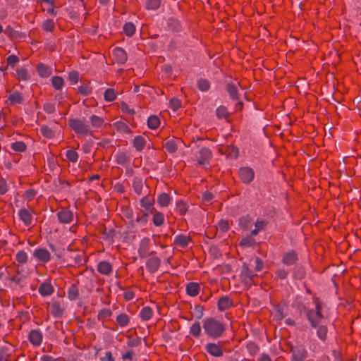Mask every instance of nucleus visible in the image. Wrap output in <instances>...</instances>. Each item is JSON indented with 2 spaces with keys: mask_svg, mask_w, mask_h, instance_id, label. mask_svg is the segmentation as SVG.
<instances>
[{
  "mask_svg": "<svg viewBox=\"0 0 361 361\" xmlns=\"http://www.w3.org/2000/svg\"><path fill=\"white\" fill-rule=\"evenodd\" d=\"M202 326L206 335L212 339L220 338L225 331L224 324L212 317L204 319Z\"/></svg>",
  "mask_w": 361,
  "mask_h": 361,
  "instance_id": "1",
  "label": "nucleus"
},
{
  "mask_svg": "<svg viewBox=\"0 0 361 361\" xmlns=\"http://www.w3.org/2000/svg\"><path fill=\"white\" fill-rule=\"evenodd\" d=\"M306 317L312 328H316L319 324L324 323L325 317L322 313L321 302H316L314 308L308 309Z\"/></svg>",
  "mask_w": 361,
  "mask_h": 361,
  "instance_id": "2",
  "label": "nucleus"
},
{
  "mask_svg": "<svg viewBox=\"0 0 361 361\" xmlns=\"http://www.w3.org/2000/svg\"><path fill=\"white\" fill-rule=\"evenodd\" d=\"M68 125L76 133L82 135H91L90 126L79 118H72L68 121Z\"/></svg>",
  "mask_w": 361,
  "mask_h": 361,
  "instance_id": "3",
  "label": "nucleus"
},
{
  "mask_svg": "<svg viewBox=\"0 0 361 361\" xmlns=\"http://www.w3.org/2000/svg\"><path fill=\"white\" fill-rule=\"evenodd\" d=\"M290 352L293 361H305L308 356L307 350L302 345L291 347Z\"/></svg>",
  "mask_w": 361,
  "mask_h": 361,
  "instance_id": "4",
  "label": "nucleus"
},
{
  "mask_svg": "<svg viewBox=\"0 0 361 361\" xmlns=\"http://www.w3.org/2000/svg\"><path fill=\"white\" fill-rule=\"evenodd\" d=\"M238 174L240 180L245 184L250 183L255 177V172L250 167H241Z\"/></svg>",
  "mask_w": 361,
  "mask_h": 361,
  "instance_id": "5",
  "label": "nucleus"
},
{
  "mask_svg": "<svg viewBox=\"0 0 361 361\" xmlns=\"http://www.w3.org/2000/svg\"><path fill=\"white\" fill-rule=\"evenodd\" d=\"M212 157L211 151L206 147H202L199 150L197 156V162L199 164L206 166Z\"/></svg>",
  "mask_w": 361,
  "mask_h": 361,
  "instance_id": "6",
  "label": "nucleus"
},
{
  "mask_svg": "<svg viewBox=\"0 0 361 361\" xmlns=\"http://www.w3.org/2000/svg\"><path fill=\"white\" fill-rule=\"evenodd\" d=\"M33 256L42 262H48L51 259L50 252L45 248H37L33 252Z\"/></svg>",
  "mask_w": 361,
  "mask_h": 361,
  "instance_id": "7",
  "label": "nucleus"
},
{
  "mask_svg": "<svg viewBox=\"0 0 361 361\" xmlns=\"http://www.w3.org/2000/svg\"><path fill=\"white\" fill-rule=\"evenodd\" d=\"M43 336L39 330H31L28 334L30 342L35 346H39L42 341Z\"/></svg>",
  "mask_w": 361,
  "mask_h": 361,
  "instance_id": "8",
  "label": "nucleus"
},
{
  "mask_svg": "<svg viewBox=\"0 0 361 361\" xmlns=\"http://www.w3.org/2000/svg\"><path fill=\"white\" fill-rule=\"evenodd\" d=\"M238 82H231L228 83L226 90L230 97L233 100L239 99L238 87H240Z\"/></svg>",
  "mask_w": 361,
  "mask_h": 361,
  "instance_id": "9",
  "label": "nucleus"
},
{
  "mask_svg": "<svg viewBox=\"0 0 361 361\" xmlns=\"http://www.w3.org/2000/svg\"><path fill=\"white\" fill-rule=\"evenodd\" d=\"M58 219L61 224H70L73 218V214L70 210L63 209L57 213Z\"/></svg>",
  "mask_w": 361,
  "mask_h": 361,
  "instance_id": "10",
  "label": "nucleus"
},
{
  "mask_svg": "<svg viewBox=\"0 0 361 361\" xmlns=\"http://www.w3.org/2000/svg\"><path fill=\"white\" fill-rule=\"evenodd\" d=\"M113 56L116 62L119 64H123L128 59L126 51L121 47H116L113 51Z\"/></svg>",
  "mask_w": 361,
  "mask_h": 361,
  "instance_id": "11",
  "label": "nucleus"
},
{
  "mask_svg": "<svg viewBox=\"0 0 361 361\" xmlns=\"http://www.w3.org/2000/svg\"><path fill=\"white\" fill-rule=\"evenodd\" d=\"M161 265V260L157 257L149 258L146 262V267L151 273L156 272Z\"/></svg>",
  "mask_w": 361,
  "mask_h": 361,
  "instance_id": "12",
  "label": "nucleus"
},
{
  "mask_svg": "<svg viewBox=\"0 0 361 361\" xmlns=\"http://www.w3.org/2000/svg\"><path fill=\"white\" fill-rule=\"evenodd\" d=\"M255 276V274H254L253 271L249 269L247 265L244 264L240 272V277L242 279V281L244 283H250Z\"/></svg>",
  "mask_w": 361,
  "mask_h": 361,
  "instance_id": "13",
  "label": "nucleus"
},
{
  "mask_svg": "<svg viewBox=\"0 0 361 361\" xmlns=\"http://www.w3.org/2000/svg\"><path fill=\"white\" fill-rule=\"evenodd\" d=\"M298 259L297 253L293 250H290L284 254L282 262L284 264L290 266L293 264Z\"/></svg>",
  "mask_w": 361,
  "mask_h": 361,
  "instance_id": "14",
  "label": "nucleus"
},
{
  "mask_svg": "<svg viewBox=\"0 0 361 361\" xmlns=\"http://www.w3.org/2000/svg\"><path fill=\"white\" fill-rule=\"evenodd\" d=\"M205 349L211 355L214 357H220L223 355V351L221 348L214 343L207 344Z\"/></svg>",
  "mask_w": 361,
  "mask_h": 361,
  "instance_id": "15",
  "label": "nucleus"
},
{
  "mask_svg": "<svg viewBox=\"0 0 361 361\" xmlns=\"http://www.w3.org/2000/svg\"><path fill=\"white\" fill-rule=\"evenodd\" d=\"M50 312L54 317L61 318L63 314L64 309L59 302H54L51 305Z\"/></svg>",
  "mask_w": 361,
  "mask_h": 361,
  "instance_id": "16",
  "label": "nucleus"
},
{
  "mask_svg": "<svg viewBox=\"0 0 361 361\" xmlns=\"http://www.w3.org/2000/svg\"><path fill=\"white\" fill-rule=\"evenodd\" d=\"M97 270L102 274L108 275L112 271V267L109 262L102 261L98 264Z\"/></svg>",
  "mask_w": 361,
  "mask_h": 361,
  "instance_id": "17",
  "label": "nucleus"
},
{
  "mask_svg": "<svg viewBox=\"0 0 361 361\" xmlns=\"http://www.w3.org/2000/svg\"><path fill=\"white\" fill-rule=\"evenodd\" d=\"M317 336L322 341H325L327 338L328 329L324 323L319 324L316 328Z\"/></svg>",
  "mask_w": 361,
  "mask_h": 361,
  "instance_id": "18",
  "label": "nucleus"
},
{
  "mask_svg": "<svg viewBox=\"0 0 361 361\" xmlns=\"http://www.w3.org/2000/svg\"><path fill=\"white\" fill-rule=\"evenodd\" d=\"M38 291L42 296L46 297L52 294L54 288L50 283H43L39 286Z\"/></svg>",
  "mask_w": 361,
  "mask_h": 361,
  "instance_id": "19",
  "label": "nucleus"
},
{
  "mask_svg": "<svg viewBox=\"0 0 361 361\" xmlns=\"http://www.w3.org/2000/svg\"><path fill=\"white\" fill-rule=\"evenodd\" d=\"M232 305V300L228 296H222L218 300V308L221 311L228 309Z\"/></svg>",
  "mask_w": 361,
  "mask_h": 361,
  "instance_id": "20",
  "label": "nucleus"
},
{
  "mask_svg": "<svg viewBox=\"0 0 361 361\" xmlns=\"http://www.w3.org/2000/svg\"><path fill=\"white\" fill-rule=\"evenodd\" d=\"M292 307L296 309L300 314L307 312L308 310L301 298L297 297L292 302Z\"/></svg>",
  "mask_w": 361,
  "mask_h": 361,
  "instance_id": "21",
  "label": "nucleus"
},
{
  "mask_svg": "<svg viewBox=\"0 0 361 361\" xmlns=\"http://www.w3.org/2000/svg\"><path fill=\"white\" fill-rule=\"evenodd\" d=\"M18 215L20 217V219L26 225L29 226L32 223V215L30 213V212L25 209H21L19 212Z\"/></svg>",
  "mask_w": 361,
  "mask_h": 361,
  "instance_id": "22",
  "label": "nucleus"
},
{
  "mask_svg": "<svg viewBox=\"0 0 361 361\" xmlns=\"http://www.w3.org/2000/svg\"><path fill=\"white\" fill-rule=\"evenodd\" d=\"M140 205L144 208L143 213H147L149 214L154 209L152 201L149 200L147 196L140 200Z\"/></svg>",
  "mask_w": 361,
  "mask_h": 361,
  "instance_id": "23",
  "label": "nucleus"
},
{
  "mask_svg": "<svg viewBox=\"0 0 361 361\" xmlns=\"http://www.w3.org/2000/svg\"><path fill=\"white\" fill-rule=\"evenodd\" d=\"M200 288L199 283L190 282L186 285V292L190 296L194 297L199 293Z\"/></svg>",
  "mask_w": 361,
  "mask_h": 361,
  "instance_id": "24",
  "label": "nucleus"
},
{
  "mask_svg": "<svg viewBox=\"0 0 361 361\" xmlns=\"http://www.w3.org/2000/svg\"><path fill=\"white\" fill-rule=\"evenodd\" d=\"M79 295V290L78 287L75 284H72L69 286L67 291V297L68 298L73 301L75 300Z\"/></svg>",
  "mask_w": 361,
  "mask_h": 361,
  "instance_id": "25",
  "label": "nucleus"
},
{
  "mask_svg": "<svg viewBox=\"0 0 361 361\" xmlns=\"http://www.w3.org/2000/svg\"><path fill=\"white\" fill-rule=\"evenodd\" d=\"M16 276H10L8 279L18 285H20L23 280L25 279V275L23 273V269L17 268Z\"/></svg>",
  "mask_w": 361,
  "mask_h": 361,
  "instance_id": "26",
  "label": "nucleus"
},
{
  "mask_svg": "<svg viewBox=\"0 0 361 361\" xmlns=\"http://www.w3.org/2000/svg\"><path fill=\"white\" fill-rule=\"evenodd\" d=\"M189 241L190 238L184 235H178L174 238V243L182 247H186Z\"/></svg>",
  "mask_w": 361,
  "mask_h": 361,
  "instance_id": "27",
  "label": "nucleus"
},
{
  "mask_svg": "<svg viewBox=\"0 0 361 361\" xmlns=\"http://www.w3.org/2000/svg\"><path fill=\"white\" fill-rule=\"evenodd\" d=\"M145 144L146 140L142 136H136L133 140V146L138 151L142 150L145 146Z\"/></svg>",
  "mask_w": 361,
  "mask_h": 361,
  "instance_id": "28",
  "label": "nucleus"
},
{
  "mask_svg": "<svg viewBox=\"0 0 361 361\" xmlns=\"http://www.w3.org/2000/svg\"><path fill=\"white\" fill-rule=\"evenodd\" d=\"M160 125V120L155 115L150 116L147 119V126L150 129H156Z\"/></svg>",
  "mask_w": 361,
  "mask_h": 361,
  "instance_id": "29",
  "label": "nucleus"
},
{
  "mask_svg": "<svg viewBox=\"0 0 361 361\" xmlns=\"http://www.w3.org/2000/svg\"><path fill=\"white\" fill-rule=\"evenodd\" d=\"M123 30L128 37H131L135 32V26L131 22L126 23L123 25Z\"/></svg>",
  "mask_w": 361,
  "mask_h": 361,
  "instance_id": "30",
  "label": "nucleus"
},
{
  "mask_svg": "<svg viewBox=\"0 0 361 361\" xmlns=\"http://www.w3.org/2000/svg\"><path fill=\"white\" fill-rule=\"evenodd\" d=\"M171 200L170 196L165 192L160 194L157 198V202L161 207H166Z\"/></svg>",
  "mask_w": 361,
  "mask_h": 361,
  "instance_id": "31",
  "label": "nucleus"
},
{
  "mask_svg": "<svg viewBox=\"0 0 361 361\" xmlns=\"http://www.w3.org/2000/svg\"><path fill=\"white\" fill-rule=\"evenodd\" d=\"M37 72L41 77H47L51 73V70L48 66L39 63L37 66Z\"/></svg>",
  "mask_w": 361,
  "mask_h": 361,
  "instance_id": "32",
  "label": "nucleus"
},
{
  "mask_svg": "<svg viewBox=\"0 0 361 361\" xmlns=\"http://www.w3.org/2000/svg\"><path fill=\"white\" fill-rule=\"evenodd\" d=\"M142 320L147 321L152 317V310L149 307H144L140 312Z\"/></svg>",
  "mask_w": 361,
  "mask_h": 361,
  "instance_id": "33",
  "label": "nucleus"
},
{
  "mask_svg": "<svg viewBox=\"0 0 361 361\" xmlns=\"http://www.w3.org/2000/svg\"><path fill=\"white\" fill-rule=\"evenodd\" d=\"M256 244V240L252 236H245L240 242V245L243 247H252Z\"/></svg>",
  "mask_w": 361,
  "mask_h": 361,
  "instance_id": "34",
  "label": "nucleus"
},
{
  "mask_svg": "<svg viewBox=\"0 0 361 361\" xmlns=\"http://www.w3.org/2000/svg\"><path fill=\"white\" fill-rule=\"evenodd\" d=\"M104 99L106 102H113L116 99V94L115 90L112 88H108L105 90L104 94Z\"/></svg>",
  "mask_w": 361,
  "mask_h": 361,
  "instance_id": "35",
  "label": "nucleus"
},
{
  "mask_svg": "<svg viewBox=\"0 0 361 361\" xmlns=\"http://www.w3.org/2000/svg\"><path fill=\"white\" fill-rule=\"evenodd\" d=\"M129 317L125 313H121L116 317V321L118 324L122 326H126L129 323Z\"/></svg>",
  "mask_w": 361,
  "mask_h": 361,
  "instance_id": "36",
  "label": "nucleus"
},
{
  "mask_svg": "<svg viewBox=\"0 0 361 361\" xmlns=\"http://www.w3.org/2000/svg\"><path fill=\"white\" fill-rule=\"evenodd\" d=\"M92 126L94 128H100L104 124V120L102 118L92 115L90 118Z\"/></svg>",
  "mask_w": 361,
  "mask_h": 361,
  "instance_id": "37",
  "label": "nucleus"
},
{
  "mask_svg": "<svg viewBox=\"0 0 361 361\" xmlns=\"http://www.w3.org/2000/svg\"><path fill=\"white\" fill-rule=\"evenodd\" d=\"M165 148L170 154H173L177 150V144L174 140H169L165 143Z\"/></svg>",
  "mask_w": 361,
  "mask_h": 361,
  "instance_id": "38",
  "label": "nucleus"
},
{
  "mask_svg": "<svg viewBox=\"0 0 361 361\" xmlns=\"http://www.w3.org/2000/svg\"><path fill=\"white\" fill-rule=\"evenodd\" d=\"M201 333V326L200 322H197L192 324L190 328V334L194 337H199Z\"/></svg>",
  "mask_w": 361,
  "mask_h": 361,
  "instance_id": "39",
  "label": "nucleus"
},
{
  "mask_svg": "<svg viewBox=\"0 0 361 361\" xmlns=\"http://www.w3.org/2000/svg\"><path fill=\"white\" fill-rule=\"evenodd\" d=\"M160 4V0H147L145 4V7L147 10H157L159 8Z\"/></svg>",
  "mask_w": 361,
  "mask_h": 361,
  "instance_id": "40",
  "label": "nucleus"
},
{
  "mask_svg": "<svg viewBox=\"0 0 361 361\" xmlns=\"http://www.w3.org/2000/svg\"><path fill=\"white\" fill-rule=\"evenodd\" d=\"M8 99L12 104H20L22 102V95L19 92H14L10 94Z\"/></svg>",
  "mask_w": 361,
  "mask_h": 361,
  "instance_id": "41",
  "label": "nucleus"
},
{
  "mask_svg": "<svg viewBox=\"0 0 361 361\" xmlns=\"http://www.w3.org/2000/svg\"><path fill=\"white\" fill-rule=\"evenodd\" d=\"M63 79L60 76H54L52 78V85L56 90H60L63 86Z\"/></svg>",
  "mask_w": 361,
  "mask_h": 361,
  "instance_id": "42",
  "label": "nucleus"
},
{
  "mask_svg": "<svg viewBox=\"0 0 361 361\" xmlns=\"http://www.w3.org/2000/svg\"><path fill=\"white\" fill-rule=\"evenodd\" d=\"M66 156L67 159L73 163H75L78 159V154L74 149L67 150Z\"/></svg>",
  "mask_w": 361,
  "mask_h": 361,
  "instance_id": "43",
  "label": "nucleus"
},
{
  "mask_svg": "<svg viewBox=\"0 0 361 361\" xmlns=\"http://www.w3.org/2000/svg\"><path fill=\"white\" fill-rule=\"evenodd\" d=\"M11 148L16 152H22L26 149V145L23 142L19 141L12 143Z\"/></svg>",
  "mask_w": 361,
  "mask_h": 361,
  "instance_id": "44",
  "label": "nucleus"
},
{
  "mask_svg": "<svg viewBox=\"0 0 361 361\" xmlns=\"http://www.w3.org/2000/svg\"><path fill=\"white\" fill-rule=\"evenodd\" d=\"M197 86L200 91L205 92L209 89V83L208 80L200 78L197 81Z\"/></svg>",
  "mask_w": 361,
  "mask_h": 361,
  "instance_id": "45",
  "label": "nucleus"
},
{
  "mask_svg": "<svg viewBox=\"0 0 361 361\" xmlns=\"http://www.w3.org/2000/svg\"><path fill=\"white\" fill-rule=\"evenodd\" d=\"M129 161L128 157L123 152L116 154V161L118 164L125 165Z\"/></svg>",
  "mask_w": 361,
  "mask_h": 361,
  "instance_id": "46",
  "label": "nucleus"
},
{
  "mask_svg": "<svg viewBox=\"0 0 361 361\" xmlns=\"http://www.w3.org/2000/svg\"><path fill=\"white\" fill-rule=\"evenodd\" d=\"M164 215L160 212H157L153 216V223L155 226H159L164 222Z\"/></svg>",
  "mask_w": 361,
  "mask_h": 361,
  "instance_id": "47",
  "label": "nucleus"
},
{
  "mask_svg": "<svg viewBox=\"0 0 361 361\" xmlns=\"http://www.w3.org/2000/svg\"><path fill=\"white\" fill-rule=\"evenodd\" d=\"M176 208L181 215L185 214L188 210L187 204L181 200L176 202Z\"/></svg>",
  "mask_w": 361,
  "mask_h": 361,
  "instance_id": "48",
  "label": "nucleus"
},
{
  "mask_svg": "<svg viewBox=\"0 0 361 361\" xmlns=\"http://www.w3.org/2000/svg\"><path fill=\"white\" fill-rule=\"evenodd\" d=\"M16 257V260L19 263H21V264L25 263L27 260V255L23 250H20V251L18 252Z\"/></svg>",
  "mask_w": 361,
  "mask_h": 361,
  "instance_id": "49",
  "label": "nucleus"
},
{
  "mask_svg": "<svg viewBox=\"0 0 361 361\" xmlns=\"http://www.w3.org/2000/svg\"><path fill=\"white\" fill-rule=\"evenodd\" d=\"M216 116L219 118H226L228 115L226 109L224 106H219L216 110Z\"/></svg>",
  "mask_w": 361,
  "mask_h": 361,
  "instance_id": "50",
  "label": "nucleus"
},
{
  "mask_svg": "<svg viewBox=\"0 0 361 361\" xmlns=\"http://www.w3.org/2000/svg\"><path fill=\"white\" fill-rule=\"evenodd\" d=\"M250 220L247 218L243 217L239 219V226L245 231L250 228Z\"/></svg>",
  "mask_w": 361,
  "mask_h": 361,
  "instance_id": "51",
  "label": "nucleus"
},
{
  "mask_svg": "<svg viewBox=\"0 0 361 361\" xmlns=\"http://www.w3.org/2000/svg\"><path fill=\"white\" fill-rule=\"evenodd\" d=\"M42 134L46 137H51L53 136L54 133L51 128L47 126H42L40 128Z\"/></svg>",
  "mask_w": 361,
  "mask_h": 361,
  "instance_id": "52",
  "label": "nucleus"
},
{
  "mask_svg": "<svg viewBox=\"0 0 361 361\" xmlns=\"http://www.w3.org/2000/svg\"><path fill=\"white\" fill-rule=\"evenodd\" d=\"M285 315L283 313V310L280 307H277L274 314V317L277 321H281L284 318Z\"/></svg>",
  "mask_w": 361,
  "mask_h": 361,
  "instance_id": "53",
  "label": "nucleus"
},
{
  "mask_svg": "<svg viewBox=\"0 0 361 361\" xmlns=\"http://www.w3.org/2000/svg\"><path fill=\"white\" fill-rule=\"evenodd\" d=\"M247 350L251 355H255L258 351V347L254 343H249L247 345Z\"/></svg>",
  "mask_w": 361,
  "mask_h": 361,
  "instance_id": "54",
  "label": "nucleus"
},
{
  "mask_svg": "<svg viewBox=\"0 0 361 361\" xmlns=\"http://www.w3.org/2000/svg\"><path fill=\"white\" fill-rule=\"evenodd\" d=\"M133 188L137 195H140L142 190V183L140 180H135L133 183Z\"/></svg>",
  "mask_w": 361,
  "mask_h": 361,
  "instance_id": "55",
  "label": "nucleus"
},
{
  "mask_svg": "<svg viewBox=\"0 0 361 361\" xmlns=\"http://www.w3.org/2000/svg\"><path fill=\"white\" fill-rule=\"evenodd\" d=\"M169 106L173 110H177L180 106V102L178 99L173 97L169 102Z\"/></svg>",
  "mask_w": 361,
  "mask_h": 361,
  "instance_id": "56",
  "label": "nucleus"
},
{
  "mask_svg": "<svg viewBox=\"0 0 361 361\" xmlns=\"http://www.w3.org/2000/svg\"><path fill=\"white\" fill-rule=\"evenodd\" d=\"M68 79L73 84L78 82L79 79V74L76 71H71L68 74Z\"/></svg>",
  "mask_w": 361,
  "mask_h": 361,
  "instance_id": "57",
  "label": "nucleus"
},
{
  "mask_svg": "<svg viewBox=\"0 0 361 361\" xmlns=\"http://www.w3.org/2000/svg\"><path fill=\"white\" fill-rule=\"evenodd\" d=\"M54 27V23L52 20H47L43 23V28L46 31H51Z\"/></svg>",
  "mask_w": 361,
  "mask_h": 361,
  "instance_id": "58",
  "label": "nucleus"
},
{
  "mask_svg": "<svg viewBox=\"0 0 361 361\" xmlns=\"http://www.w3.org/2000/svg\"><path fill=\"white\" fill-rule=\"evenodd\" d=\"M121 109L123 113L128 114L130 115H133L135 114V111L133 109H130L127 104L123 102L121 104Z\"/></svg>",
  "mask_w": 361,
  "mask_h": 361,
  "instance_id": "59",
  "label": "nucleus"
},
{
  "mask_svg": "<svg viewBox=\"0 0 361 361\" xmlns=\"http://www.w3.org/2000/svg\"><path fill=\"white\" fill-rule=\"evenodd\" d=\"M6 61L8 65L13 66L16 63H17L19 61V59L17 56L12 54L7 57Z\"/></svg>",
  "mask_w": 361,
  "mask_h": 361,
  "instance_id": "60",
  "label": "nucleus"
},
{
  "mask_svg": "<svg viewBox=\"0 0 361 361\" xmlns=\"http://www.w3.org/2000/svg\"><path fill=\"white\" fill-rule=\"evenodd\" d=\"M44 110L48 114H53L55 111V106L52 103H45L44 104Z\"/></svg>",
  "mask_w": 361,
  "mask_h": 361,
  "instance_id": "61",
  "label": "nucleus"
},
{
  "mask_svg": "<svg viewBox=\"0 0 361 361\" xmlns=\"http://www.w3.org/2000/svg\"><path fill=\"white\" fill-rule=\"evenodd\" d=\"M229 226H228V223L225 221V220H221L219 222V224H218V228L219 230H221L222 232H226L228 231Z\"/></svg>",
  "mask_w": 361,
  "mask_h": 361,
  "instance_id": "62",
  "label": "nucleus"
},
{
  "mask_svg": "<svg viewBox=\"0 0 361 361\" xmlns=\"http://www.w3.org/2000/svg\"><path fill=\"white\" fill-rule=\"evenodd\" d=\"M276 276L280 279H285L288 276V271L283 268H279L276 271Z\"/></svg>",
  "mask_w": 361,
  "mask_h": 361,
  "instance_id": "63",
  "label": "nucleus"
},
{
  "mask_svg": "<svg viewBox=\"0 0 361 361\" xmlns=\"http://www.w3.org/2000/svg\"><path fill=\"white\" fill-rule=\"evenodd\" d=\"M266 225H267V222L265 221L259 219H258L255 224V226L259 231H262V229H264V228L265 227Z\"/></svg>",
  "mask_w": 361,
  "mask_h": 361,
  "instance_id": "64",
  "label": "nucleus"
}]
</instances>
